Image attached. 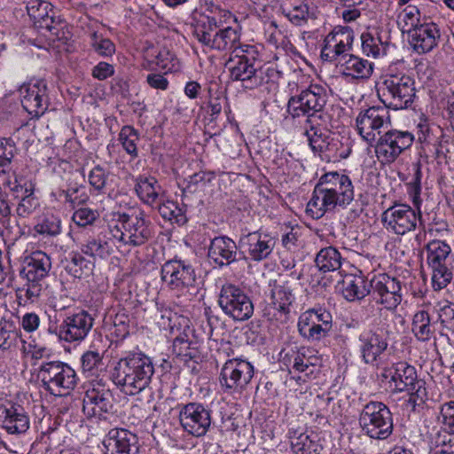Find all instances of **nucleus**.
<instances>
[{"mask_svg": "<svg viewBox=\"0 0 454 454\" xmlns=\"http://www.w3.org/2000/svg\"><path fill=\"white\" fill-rule=\"evenodd\" d=\"M354 200V186L348 176L332 171L322 175L306 207L313 219H320L336 207L345 208Z\"/></svg>", "mask_w": 454, "mask_h": 454, "instance_id": "obj_1", "label": "nucleus"}, {"mask_svg": "<svg viewBox=\"0 0 454 454\" xmlns=\"http://www.w3.org/2000/svg\"><path fill=\"white\" fill-rule=\"evenodd\" d=\"M153 373L151 357L141 351H129L117 362L113 380L121 392L135 395L149 387Z\"/></svg>", "mask_w": 454, "mask_h": 454, "instance_id": "obj_2", "label": "nucleus"}, {"mask_svg": "<svg viewBox=\"0 0 454 454\" xmlns=\"http://www.w3.org/2000/svg\"><path fill=\"white\" fill-rule=\"evenodd\" d=\"M259 52L255 46L246 44L231 52L226 62L229 77L233 82H239L246 90H254L263 82V73L257 67Z\"/></svg>", "mask_w": 454, "mask_h": 454, "instance_id": "obj_3", "label": "nucleus"}, {"mask_svg": "<svg viewBox=\"0 0 454 454\" xmlns=\"http://www.w3.org/2000/svg\"><path fill=\"white\" fill-rule=\"evenodd\" d=\"M51 270V259L44 252L37 250L26 256L20 275L26 279L25 288L19 290L17 297L24 302H34L45 286V278Z\"/></svg>", "mask_w": 454, "mask_h": 454, "instance_id": "obj_4", "label": "nucleus"}, {"mask_svg": "<svg viewBox=\"0 0 454 454\" xmlns=\"http://www.w3.org/2000/svg\"><path fill=\"white\" fill-rule=\"evenodd\" d=\"M376 90L384 106L394 110L408 108L416 96L415 81L403 73L385 74L377 82Z\"/></svg>", "mask_w": 454, "mask_h": 454, "instance_id": "obj_5", "label": "nucleus"}, {"mask_svg": "<svg viewBox=\"0 0 454 454\" xmlns=\"http://www.w3.org/2000/svg\"><path fill=\"white\" fill-rule=\"evenodd\" d=\"M327 102L325 90L316 84H311L299 94L292 96L287 102V112L293 118L306 116V122L316 121H329V115L325 111Z\"/></svg>", "mask_w": 454, "mask_h": 454, "instance_id": "obj_6", "label": "nucleus"}, {"mask_svg": "<svg viewBox=\"0 0 454 454\" xmlns=\"http://www.w3.org/2000/svg\"><path fill=\"white\" fill-rule=\"evenodd\" d=\"M112 237L124 246H144L152 238L150 221L143 210L122 213L118 215V224L110 226Z\"/></svg>", "mask_w": 454, "mask_h": 454, "instance_id": "obj_7", "label": "nucleus"}, {"mask_svg": "<svg viewBox=\"0 0 454 454\" xmlns=\"http://www.w3.org/2000/svg\"><path fill=\"white\" fill-rule=\"evenodd\" d=\"M37 377L43 389L55 396L67 395L78 381L75 371L59 360L43 361L38 367Z\"/></svg>", "mask_w": 454, "mask_h": 454, "instance_id": "obj_8", "label": "nucleus"}, {"mask_svg": "<svg viewBox=\"0 0 454 454\" xmlns=\"http://www.w3.org/2000/svg\"><path fill=\"white\" fill-rule=\"evenodd\" d=\"M364 434L375 440H386L393 433V415L383 403L371 401L364 405L358 419Z\"/></svg>", "mask_w": 454, "mask_h": 454, "instance_id": "obj_9", "label": "nucleus"}, {"mask_svg": "<svg viewBox=\"0 0 454 454\" xmlns=\"http://www.w3.org/2000/svg\"><path fill=\"white\" fill-rule=\"evenodd\" d=\"M391 381L395 383L396 392H407L410 395L408 403L414 409L423 404L427 399L426 382L418 379L414 366L406 362H398L390 369Z\"/></svg>", "mask_w": 454, "mask_h": 454, "instance_id": "obj_10", "label": "nucleus"}, {"mask_svg": "<svg viewBox=\"0 0 454 454\" xmlns=\"http://www.w3.org/2000/svg\"><path fill=\"white\" fill-rule=\"evenodd\" d=\"M370 299L388 311H395L403 301V282L387 273L374 275L370 279Z\"/></svg>", "mask_w": 454, "mask_h": 454, "instance_id": "obj_11", "label": "nucleus"}, {"mask_svg": "<svg viewBox=\"0 0 454 454\" xmlns=\"http://www.w3.org/2000/svg\"><path fill=\"white\" fill-rule=\"evenodd\" d=\"M218 304L223 313L234 321H246L254 315V303L244 289L234 284H224L219 293Z\"/></svg>", "mask_w": 454, "mask_h": 454, "instance_id": "obj_12", "label": "nucleus"}, {"mask_svg": "<svg viewBox=\"0 0 454 454\" xmlns=\"http://www.w3.org/2000/svg\"><path fill=\"white\" fill-rule=\"evenodd\" d=\"M254 374L253 364L244 359L227 360L220 372L219 383L224 393L239 394L251 382Z\"/></svg>", "mask_w": 454, "mask_h": 454, "instance_id": "obj_13", "label": "nucleus"}, {"mask_svg": "<svg viewBox=\"0 0 454 454\" xmlns=\"http://www.w3.org/2000/svg\"><path fill=\"white\" fill-rule=\"evenodd\" d=\"M414 141L412 133L406 130L389 129L380 137L375 153L382 164L393 163Z\"/></svg>", "mask_w": 454, "mask_h": 454, "instance_id": "obj_14", "label": "nucleus"}, {"mask_svg": "<svg viewBox=\"0 0 454 454\" xmlns=\"http://www.w3.org/2000/svg\"><path fill=\"white\" fill-rule=\"evenodd\" d=\"M160 278L171 290L176 292L193 288L197 280L192 265L184 260L176 258L163 263Z\"/></svg>", "mask_w": 454, "mask_h": 454, "instance_id": "obj_15", "label": "nucleus"}, {"mask_svg": "<svg viewBox=\"0 0 454 454\" xmlns=\"http://www.w3.org/2000/svg\"><path fill=\"white\" fill-rule=\"evenodd\" d=\"M354 37V31L349 27H335L324 39L321 59L328 62L339 60L340 63L352 50Z\"/></svg>", "mask_w": 454, "mask_h": 454, "instance_id": "obj_16", "label": "nucleus"}, {"mask_svg": "<svg viewBox=\"0 0 454 454\" xmlns=\"http://www.w3.org/2000/svg\"><path fill=\"white\" fill-rule=\"evenodd\" d=\"M178 418L183 429L194 437L204 436L212 423L211 410L200 403L182 405Z\"/></svg>", "mask_w": 454, "mask_h": 454, "instance_id": "obj_17", "label": "nucleus"}, {"mask_svg": "<svg viewBox=\"0 0 454 454\" xmlns=\"http://www.w3.org/2000/svg\"><path fill=\"white\" fill-rule=\"evenodd\" d=\"M358 134L368 142L372 143L382 129L391 124L388 108L387 106H372L359 113L356 119Z\"/></svg>", "mask_w": 454, "mask_h": 454, "instance_id": "obj_18", "label": "nucleus"}, {"mask_svg": "<svg viewBox=\"0 0 454 454\" xmlns=\"http://www.w3.org/2000/svg\"><path fill=\"white\" fill-rule=\"evenodd\" d=\"M19 92L23 108L33 117L39 118L48 109L50 98L46 81L32 79L23 83Z\"/></svg>", "mask_w": 454, "mask_h": 454, "instance_id": "obj_19", "label": "nucleus"}, {"mask_svg": "<svg viewBox=\"0 0 454 454\" xmlns=\"http://www.w3.org/2000/svg\"><path fill=\"white\" fill-rule=\"evenodd\" d=\"M420 220V209L416 212L407 204H395L382 214V222L397 235H404L417 226Z\"/></svg>", "mask_w": 454, "mask_h": 454, "instance_id": "obj_20", "label": "nucleus"}, {"mask_svg": "<svg viewBox=\"0 0 454 454\" xmlns=\"http://www.w3.org/2000/svg\"><path fill=\"white\" fill-rule=\"evenodd\" d=\"M239 244L245 250V260L259 262L270 257L276 241L270 234L259 230L242 235Z\"/></svg>", "mask_w": 454, "mask_h": 454, "instance_id": "obj_21", "label": "nucleus"}, {"mask_svg": "<svg viewBox=\"0 0 454 454\" xmlns=\"http://www.w3.org/2000/svg\"><path fill=\"white\" fill-rule=\"evenodd\" d=\"M93 324L92 316L85 310H80L63 319L59 326L58 335L67 342L82 341L91 331Z\"/></svg>", "mask_w": 454, "mask_h": 454, "instance_id": "obj_22", "label": "nucleus"}, {"mask_svg": "<svg viewBox=\"0 0 454 454\" xmlns=\"http://www.w3.org/2000/svg\"><path fill=\"white\" fill-rule=\"evenodd\" d=\"M362 360L375 364L388 347L387 338L382 330L365 329L358 336Z\"/></svg>", "mask_w": 454, "mask_h": 454, "instance_id": "obj_23", "label": "nucleus"}, {"mask_svg": "<svg viewBox=\"0 0 454 454\" xmlns=\"http://www.w3.org/2000/svg\"><path fill=\"white\" fill-rule=\"evenodd\" d=\"M362 50L367 56L379 58L387 54L391 44V29L388 25L370 28L361 35Z\"/></svg>", "mask_w": 454, "mask_h": 454, "instance_id": "obj_24", "label": "nucleus"}, {"mask_svg": "<svg viewBox=\"0 0 454 454\" xmlns=\"http://www.w3.org/2000/svg\"><path fill=\"white\" fill-rule=\"evenodd\" d=\"M106 454H138L137 436L125 428H112L103 440Z\"/></svg>", "mask_w": 454, "mask_h": 454, "instance_id": "obj_25", "label": "nucleus"}, {"mask_svg": "<svg viewBox=\"0 0 454 454\" xmlns=\"http://www.w3.org/2000/svg\"><path fill=\"white\" fill-rule=\"evenodd\" d=\"M410 44L419 54L431 51L437 46L441 30L434 22H424L415 29L409 30Z\"/></svg>", "mask_w": 454, "mask_h": 454, "instance_id": "obj_26", "label": "nucleus"}, {"mask_svg": "<svg viewBox=\"0 0 454 454\" xmlns=\"http://www.w3.org/2000/svg\"><path fill=\"white\" fill-rule=\"evenodd\" d=\"M0 426L10 434H22L29 428V416L19 404L3 405L0 406Z\"/></svg>", "mask_w": 454, "mask_h": 454, "instance_id": "obj_27", "label": "nucleus"}, {"mask_svg": "<svg viewBox=\"0 0 454 454\" xmlns=\"http://www.w3.org/2000/svg\"><path fill=\"white\" fill-rule=\"evenodd\" d=\"M239 254L238 246L232 239L223 235L210 240L207 257L219 267L228 266L237 262Z\"/></svg>", "mask_w": 454, "mask_h": 454, "instance_id": "obj_28", "label": "nucleus"}, {"mask_svg": "<svg viewBox=\"0 0 454 454\" xmlns=\"http://www.w3.org/2000/svg\"><path fill=\"white\" fill-rule=\"evenodd\" d=\"M112 408V395L108 389L93 387L85 392L82 411L88 417H100Z\"/></svg>", "mask_w": 454, "mask_h": 454, "instance_id": "obj_29", "label": "nucleus"}, {"mask_svg": "<svg viewBox=\"0 0 454 454\" xmlns=\"http://www.w3.org/2000/svg\"><path fill=\"white\" fill-rule=\"evenodd\" d=\"M192 35L203 46L209 48L220 26L215 17L195 10L192 14Z\"/></svg>", "mask_w": 454, "mask_h": 454, "instance_id": "obj_30", "label": "nucleus"}, {"mask_svg": "<svg viewBox=\"0 0 454 454\" xmlns=\"http://www.w3.org/2000/svg\"><path fill=\"white\" fill-rule=\"evenodd\" d=\"M135 191L139 200L145 205L154 207L159 204L164 191L158 180L152 176L140 175L135 181Z\"/></svg>", "mask_w": 454, "mask_h": 454, "instance_id": "obj_31", "label": "nucleus"}, {"mask_svg": "<svg viewBox=\"0 0 454 454\" xmlns=\"http://www.w3.org/2000/svg\"><path fill=\"white\" fill-rule=\"evenodd\" d=\"M340 73L344 77L355 80H366L373 72V64L367 59L349 53L340 63Z\"/></svg>", "mask_w": 454, "mask_h": 454, "instance_id": "obj_32", "label": "nucleus"}, {"mask_svg": "<svg viewBox=\"0 0 454 454\" xmlns=\"http://www.w3.org/2000/svg\"><path fill=\"white\" fill-rule=\"evenodd\" d=\"M18 181L15 179L14 185L11 186L12 183L10 180L4 181L3 184L10 187V190L13 192H22V198L19 202L16 213L20 217H26L31 215L38 207V200L34 196L35 184L32 182L25 183L24 185L17 184Z\"/></svg>", "mask_w": 454, "mask_h": 454, "instance_id": "obj_33", "label": "nucleus"}, {"mask_svg": "<svg viewBox=\"0 0 454 454\" xmlns=\"http://www.w3.org/2000/svg\"><path fill=\"white\" fill-rule=\"evenodd\" d=\"M370 280L363 275H347L342 281V294L348 301L361 300L370 296Z\"/></svg>", "mask_w": 454, "mask_h": 454, "instance_id": "obj_34", "label": "nucleus"}, {"mask_svg": "<svg viewBox=\"0 0 454 454\" xmlns=\"http://www.w3.org/2000/svg\"><path fill=\"white\" fill-rule=\"evenodd\" d=\"M328 121L306 122L305 135L313 152H324L329 145L330 131L327 129Z\"/></svg>", "mask_w": 454, "mask_h": 454, "instance_id": "obj_35", "label": "nucleus"}, {"mask_svg": "<svg viewBox=\"0 0 454 454\" xmlns=\"http://www.w3.org/2000/svg\"><path fill=\"white\" fill-rule=\"evenodd\" d=\"M299 334L309 342H319L333 332L330 325L324 326L317 324L313 318H304L300 316L297 323Z\"/></svg>", "mask_w": 454, "mask_h": 454, "instance_id": "obj_36", "label": "nucleus"}, {"mask_svg": "<svg viewBox=\"0 0 454 454\" xmlns=\"http://www.w3.org/2000/svg\"><path fill=\"white\" fill-rule=\"evenodd\" d=\"M240 35L239 32L231 27L218 28L215 36L211 41V45L208 49L216 51H231L240 48L245 44L239 42Z\"/></svg>", "mask_w": 454, "mask_h": 454, "instance_id": "obj_37", "label": "nucleus"}, {"mask_svg": "<svg viewBox=\"0 0 454 454\" xmlns=\"http://www.w3.org/2000/svg\"><path fill=\"white\" fill-rule=\"evenodd\" d=\"M291 448L294 454H320L323 446L317 435L294 432L290 435Z\"/></svg>", "mask_w": 454, "mask_h": 454, "instance_id": "obj_38", "label": "nucleus"}, {"mask_svg": "<svg viewBox=\"0 0 454 454\" xmlns=\"http://www.w3.org/2000/svg\"><path fill=\"white\" fill-rule=\"evenodd\" d=\"M342 257L337 248L330 246L320 249L315 258L317 269L322 272L335 271L341 266Z\"/></svg>", "mask_w": 454, "mask_h": 454, "instance_id": "obj_39", "label": "nucleus"}, {"mask_svg": "<svg viewBox=\"0 0 454 454\" xmlns=\"http://www.w3.org/2000/svg\"><path fill=\"white\" fill-rule=\"evenodd\" d=\"M271 299L274 308L284 313H289V307L294 301L293 289L288 281L275 285L271 290Z\"/></svg>", "mask_w": 454, "mask_h": 454, "instance_id": "obj_40", "label": "nucleus"}, {"mask_svg": "<svg viewBox=\"0 0 454 454\" xmlns=\"http://www.w3.org/2000/svg\"><path fill=\"white\" fill-rule=\"evenodd\" d=\"M320 359L317 356L307 355L304 351H298L293 358L292 368L297 372L310 377L317 372Z\"/></svg>", "mask_w": 454, "mask_h": 454, "instance_id": "obj_41", "label": "nucleus"}, {"mask_svg": "<svg viewBox=\"0 0 454 454\" xmlns=\"http://www.w3.org/2000/svg\"><path fill=\"white\" fill-rule=\"evenodd\" d=\"M411 325V331L419 340H429L434 334L429 314L425 310L415 313Z\"/></svg>", "mask_w": 454, "mask_h": 454, "instance_id": "obj_42", "label": "nucleus"}, {"mask_svg": "<svg viewBox=\"0 0 454 454\" xmlns=\"http://www.w3.org/2000/svg\"><path fill=\"white\" fill-rule=\"evenodd\" d=\"M427 263L429 266H434L448 263L451 248L445 241L434 239L427 245Z\"/></svg>", "mask_w": 454, "mask_h": 454, "instance_id": "obj_43", "label": "nucleus"}, {"mask_svg": "<svg viewBox=\"0 0 454 454\" xmlns=\"http://www.w3.org/2000/svg\"><path fill=\"white\" fill-rule=\"evenodd\" d=\"M20 337V331L12 320H0V348L8 350L15 347Z\"/></svg>", "mask_w": 454, "mask_h": 454, "instance_id": "obj_44", "label": "nucleus"}, {"mask_svg": "<svg viewBox=\"0 0 454 454\" xmlns=\"http://www.w3.org/2000/svg\"><path fill=\"white\" fill-rule=\"evenodd\" d=\"M430 454H454V434L438 430L431 438Z\"/></svg>", "mask_w": 454, "mask_h": 454, "instance_id": "obj_45", "label": "nucleus"}, {"mask_svg": "<svg viewBox=\"0 0 454 454\" xmlns=\"http://www.w3.org/2000/svg\"><path fill=\"white\" fill-rule=\"evenodd\" d=\"M35 231L40 235L56 237L61 232V220L58 215L47 213L35 225Z\"/></svg>", "mask_w": 454, "mask_h": 454, "instance_id": "obj_46", "label": "nucleus"}, {"mask_svg": "<svg viewBox=\"0 0 454 454\" xmlns=\"http://www.w3.org/2000/svg\"><path fill=\"white\" fill-rule=\"evenodd\" d=\"M119 141L126 153L133 159L138 156L139 134L132 126L126 125L121 128L119 133Z\"/></svg>", "mask_w": 454, "mask_h": 454, "instance_id": "obj_47", "label": "nucleus"}, {"mask_svg": "<svg viewBox=\"0 0 454 454\" xmlns=\"http://www.w3.org/2000/svg\"><path fill=\"white\" fill-rule=\"evenodd\" d=\"M81 251L95 260L106 259L110 255V247L107 242L94 238L82 244Z\"/></svg>", "mask_w": 454, "mask_h": 454, "instance_id": "obj_48", "label": "nucleus"}, {"mask_svg": "<svg viewBox=\"0 0 454 454\" xmlns=\"http://www.w3.org/2000/svg\"><path fill=\"white\" fill-rule=\"evenodd\" d=\"M152 62L166 73L176 71L178 68V59L176 58L175 54L167 48L156 50Z\"/></svg>", "mask_w": 454, "mask_h": 454, "instance_id": "obj_49", "label": "nucleus"}, {"mask_svg": "<svg viewBox=\"0 0 454 454\" xmlns=\"http://www.w3.org/2000/svg\"><path fill=\"white\" fill-rule=\"evenodd\" d=\"M451 263L429 266L432 269V286L434 290L445 288L452 279Z\"/></svg>", "mask_w": 454, "mask_h": 454, "instance_id": "obj_50", "label": "nucleus"}, {"mask_svg": "<svg viewBox=\"0 0 454 454\" xmlns=\"http://www.w3.org/2000/svg\"><path fill=\"white\" fill-rule=\"evenodd\" d=\"M412 177L411 181L408 183V193L411 198V200L418 210L420 209L421 199V164L420 162L414 163L412 165Z\"/></svg>", "mask_w": 454, "mask_h": 454, "instance_id": "obj_51", "label": "nucleus"}, {"mask_svg": "<svg viewBox=\"0 0 454 454\" xmlns=\"http://www.w3.org/2000/svg\"><path fill=\"white\" fill-rule=\"evenodd\" d=\"M103 352L98 350H88L81 358L82 368L84 373L94 376L98 373L99 367L103 365Z\"/></svg>", "mask_w": 454, "mask_h": 454, "instance_id": "obj_52", "label": "nucleus"}, {"mask_svg": "<svg viewBox=\"0 0 454 454\" xmlns=\"http://www.w3.org/2000/svg\"><path fill=\"white\" fill-rule=\"evenodd\" d=\"M90 43L93 51L101 57H112L115 52L114 43L97 32H93L90 35Z\"/></svg>", "mask_w": 454, "mask_h": 454, "instance_id": "obj_53", "label": "nucleus"}, {"mask_svg": "<svg viewBox=\"0 0 454 454\" xmlns=\"http://www.w3.org/2000/svg\"><path fill=\"white\" fill-rule=\"evenodd\" d=\"M438 422L442 425L440 430L454 434V401L442 403L440 406Z\"/></svg>", "mask_w": 454, "mask_h": 454, "instance_id": "obj_54", "label": "nucleus"}, {"mask_svg": "<svg viewBox=\"0 0 454 454\" xmlns=\"http://www.w3.org/2000/svg\"><path fill=\"white\" fill-rule=\"evenodd\" d=\"M192 343L185 336H176L173 342V353L184 362L190 361L196 356L197 350L192 348Z\"/></svg>", "mask_w": 454, "mask_h": 454, "instance_id": "obj_55", "label": "nucleus"}, {"mask_svg": "<svg viewBox=\"0 0 454 454\" xmlns=\"http://www.w3.org/2000/svg\"><path fill=\"white\" fill-rule=\"evenodd\" d=\"M15 145L10 140H0V176L7 174V168L14 157Z\"/></svg>", "mask_w": 454, "mask_h": 454, "instance_id": "obj_56", "label": "nucleus"}, {"mask_svg": "<svg viewBox=\"0 0 454 454\" xmlns=\"http://www.w3.org/2000/svg\"><path fill=\"white\" fill-rule=\"evenodd\" d=\"M109 172L106 170L102 166H95L88 175L89 184L93 189L98 192H103L105 190Z\"/></svg>", "mask_w": 454, "mask_h": 454, "instance_id": "obj_57", "label": "nucleus"}, {"mask_svg": "<svg viewBox=\"0 0 454 454\" xmlns=\"http://www.w3.org/2000/svg\"><path fill=\"white\" fill-rule=\"evenodd\" d=\"M301 316L308 319L313 318L317 324L324 326L330 325V328H333V315L325 308L315 307L301 313Z\"/></svg>", "mask_w": 454, "mask_h": 454, "instance_id": "obj_58", "label": "nucleus"}, {"mask_svg": "<svg viewBox=\"0 0 454 454\" xmlns=\"http://www.w3.org/2000/svg\"><path fill=\"white\" fill-rule=\"evenodd\" d=\"M419 18V10L415 5L406 6L399 16V20L404 23L403 28L405 27L408 33L410 29H415L422 24Z\"/></svg>", "mask_w": 454, "mask_h": 454, "instance_id": "obj_59", "label": "nucleus"}, {"mask_svg": "<svg viewBox=\"0 0 454 454\" xmlns=\"http://www.w3.org/2000/svg\"><path fill=\"white\" fill-rule=\"evenodd\" d=\"M185 322L186 319L183 317L178 316L170 309H164L161 311V316L158 321V325L163 330H168L171 333H175V329L178 330L176 325H180L181 322Z\"/></svg>", "mask_w": 454, "mask_h": 454, "instance_id": "obj_60", "label": "nucleus"}, {"mask_svg": "<svg viewBox=\"0 0 454 454\" xmlns=\"http://www.w3.org/2000/svg\"><path fill=\"white\" fill-rule=\"evenodd\" d=\"M99 217V213L89 207H81L73 214V221L81 227L91 225Z\"/></svg>", "mask_w": 454, "mask_h": 454, "instance_id": "obj_61", "label": "nucleus"}, {"mask_svg": "<svg viewBox=\"0 0 454 454\" xmlns=\"http://www.w3.org/2000/svg\"><path fill=\"white\" fill-rule=\"evenodd\" d=\"M51 4L45 1L35 0L27 6L28 15L35 20V23L38 26L41 20L45 19V14H48V9L51 7Z\"/></svg>", "mask_w": 454, "mask_h": 454, "instance_id": "obj_62", "label": "nucleus"}, {"mask_svg": "<svg viewBox=\"0 0 454 454\" xmlns=\"http://www.w3.org/2000/svg\"><path fill=\"white\" fill-rule=\"evenodd\" d=\"M33 129L34 126L30 123L29 121L23 122L20 127L15 129L12 132V137L6 138L10 140L11 143H20L22 145H27L29 143L33 137Z\"/></svg>", "mask_w": 454, "mask_h": 454, "instance_id": "obj_63", "label": "nucleus"}, {"mask_svg": "<svg viewBox=\"0 0 454 454\" xmlns=\"http://www.w3.org/2000/svg\"><path fill=\"white\" fill-rule=\"evenodd\" d=\"M84 257L79 253H71L70 261L66 266V270L74 278H81L83 273V268H88V264Z\"/></svg>", "mask_w": 454, "mask_h": 454, "instance_id": "obj_64", "label": "nucleus"}]
</instances>
